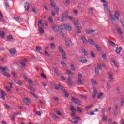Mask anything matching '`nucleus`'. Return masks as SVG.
Listing matches in <instances>:
<instances>
[{"instance_id":"1","label":"nucleus","mask_w":124,"mask_h":124,"mask_svg":"<svg viewBox=\"0 0 124 124\" xmlns=\"http://www.w3.org/2000/svg\"><path fill=\"white\" fill-rule=\"evenodd\" d=\"M75 26L74 28L75 31L77 33H81V29H82V25L80 23V22L78 21H75L74 23Z\"/></svg>"},{"instance_id":"2","label":"nucleus","mask_w":124,"mask_h":124,"mask_svg":"<svg viewBox=\"0 0 124 124\" xmlns=\"http://www.w3.org/2000/svg\"><path fill=\"white\" fill-rule=\"evenodd\" d=\"M0 70H1V73H2L3 75H5L7 76V77H10V75L5 73V71H9V69H8L7 67H0Z\"/></svg>"},{"instance_id":"3","label":"nucleus","mask_w":124,"mask_h":124,"mask_svg":"<svg viewBox=\"0 0 124 124\" xmlns=\"http://www.w3.org/2000/svg\"><path fill=\"white\" fill-rule=\"evenodd\" d=\"M49 1L50 2V5L52 6V7H53L54 10H55L56 13H59V12H60V10L59 9V8L57 7L55 2L53 1V0H49Z\"/></svg>"},{"instance_id":"4","label":"nucleus","mask_w":124,"mask_h":124,"mask_svg":"<svg viewBox=\"0 0 124 124\" xmlns=\"http://www.w3.org/2000/svg\"><path fill=\"white\" fill-rule=\"evenodd\" d=\"M52 86H53V87H54V88L56 90H60V89H61V90H62V92H63V93H66L64 88H63V87H62V86L60 84H59L58 86H57L55 83H52Z\"/></svg>"},{"instance_id":"5","label":"nucleus","mask_w":124,"mask_h":124,"mask_svg":"<svg viewBox=\"0 0 124 124\" xmlns=\"http://www.w3.org/2000/svg\"><path fill=\"white\" fill-rule=\"evenodd\" d=\"M97 99H99L100 100H101V99H103V98H105V94L101 92L99 93L97 96Z\"/></svg>"},{"instance_id":"6","label":"nucleus","mask_w":124,"mask_h":124,"mask_svg":"<svg viewBox=\"0 0 124 124\" xmlns=\"http://www.w3.org/2000/svg\"><path fill=\"white\" fill-rule=\"evenodd\" d=\"M121 13L119 11H116L114 14V17L115 18L116 20H119L120 19V15Z\"/></svg>"},{"instance_id":"7","label":"nucleus","mask_w":124,"mask_h":124,"mask_svg":"<svg viewBox=\"0 0 124 124\" xmlns=\"http://www.w3.org/2000/svg\"><path fill=\"white\" fill-rule=\"evenodd\" d=\"M7 96L6 93L3 90H1V98L3 99V100H5V97Z\"/></svg>"},{"instance_id":"8","label":"nucleus","mask_w":124,"mask_h":124,"mask_svg":"<svg viewBox=\"0 0 124 124\" xmlns=\"http://www.w3.org/2000/svg\"><path fill=\"white\" fill-rule=\"evenodd\" d=\"M96 30H91L90 29H86L85 32L87 34H93V32H95Z\"/></svg>"},{"instance_id":"9","label":"nucleus","mask_w":124,"mask_h":124,"mask_svg":"<svg viewBox=\"0 0 124 124\" xmlns=\"http://www.w3.org/2000/svg\"><path fill=\"white\" fill-rule=\"evenodd\" d=\"M93 90L94 93L92 94V97L93 99H95V98H96V94H97L98 92H97V90L95 88H93Z\"/></svg>"},{"instance_id":"10","label":"nucleus","mask_w":124,"mask_h":124,"mask_svg":"<svg viewBox=\"0 0 124 124\" xmlns=\"http://www.w3.org/2000/svg\"><path fill=\"white\" fill-rule=\"evenodd\" d=\"M72 101L74 103H75L76 104H78V105H80L81 104V101L79 100L78 99H75V98H72Z\"/></svg>"},{"instance_id":"11","label":"nucleus","mask_w":124,"mask_h":124,"mask_svg":"<svg viewBox=\"0 0 124 124\" xmlns=\"http://www.w3.org/2000/svg\"><path fill=\"white\" fill-rule=\"evenodd\" d=\"M65 30L67 31H70L71 30H72V27L68 24H65Z\"/></svg>"},{"instance_id":"12","label":"nucleus","mask_w":124,"mask_h":124,"mask_svg":"<svg viewBox=\"0 0 124 124\" xmlns=\"http://www.w3.org/2000/svg\"><path fill=\"white\" fill-rule=\"evenodd\" d=\"M23 102L26 105H30L31 104V100L29 98H25L23 99Z\"/></svg>"},{"instance_id":"13","label":"nucleus","mask_w":124,"mask_h":124,"mask_svg":"<svg viewBox=\"0 0 124 124\" xmlns=\"http://www.w3.org/2000/svg\"><path fill=\"white\" fill-rule=\"evenodd\" d=\"M52 31H54L55 32H58L60 30V26H55L51 27Z\"/></svg>"},{"instance_id":"14","label":"nucleus","mask_w":124,"mask_h":124,"mask_svg":"<svg viewBox=\"0 0 124 124\" xmlns=\"http://www.w3.org/2000/svg\"><path fill=\"white\" fill-rule=\"evenodd\" d=\"M27 62L28 61L26 59H24L20 62V63L23 67H26V64H27Z\"/></svg>"},{"instance_id":"15","label":"nucleus","mask_w":124,"mask_h":124,"mask_svg":"<svg viewBox=\"0 0 124 124\" xmlns=\"http://www.w3.org/2000/svg\"><path fill=\"white\" fill-rule=\"evenodd\" d=\"M100 1H101V2H102L103 3H104V4L103 5V6H104L105 8H108V2H107V1H106L105 0H100Z\"/></svg>"},{"instance_id":"16","label":"nucleus","mask_w":124,"mask_h":124,"mask_svg":"<svg viewBox=\"0 0 124 124\" xmlns=\"http://www.w3.org/2000/svg\"><path fill=\"white\" fill-rule=\"evenodd\" d=\"M72 81H73V78L69 76L68 78V85L69 86L72 84Z\"/></svg>"},{"instance_id":"17","label":"nucleus","mask_w":124,"mask_h":124,"mask_svg":"<svg viewBox=\"0 0 124 124\" xmlns=\"http://www.w3.org/2000/svg\"><path fill=\"white\" fill-rule=\"evenodd\" d=\"M58 49L59 52L62 53V55H65V52H64V50H63V49H62V46H59L58 47Z\"/></svg>"},{"instance_id":"18","label":"nucleus","mask_w":124,"mask_h":124,"mask_svg":"<svg viewBox=\"0 0 124 124\" xmlns=\"http://www.w3.org/2000/svg\"><path fill=\"white\" fill-rule=\"evenodd\" d=\"M110 20L112 24H113V25H115V24L117 23V21H116V18L113 17V16H112L111 15H110Z\"/></svg>"},{"instance_id":"19","label":"nucleus","mask_w":124,"mask_h":124,"mask_svg":"<svg viewBox=\"0 0 124 124\" xmlns=\"http://www.w3.org/2000/svg\"><path fill=\"white\" fill-rule=\"evenodd\" d=\"M79 62H81L83 63H85V62H87V59L85 57H80L79 59Z\"/></svg>"},{"instance_id":"20","label":"nucleus","mask_w":124,"mask_h":124,"mask_svg":"<svg viewBox=\"0 0 124 124\" xmlns=\"http://www.w3.org/2000/svg\"><path fill=\"white\" fill-rule=\"evenodd\" d=\"M14 19L15 21H16V22H18V23H20L21 22H23V19L19 17H14Z\"/></svg>"},{"instance_id":"21","label":"nucleus","mask_w":124,"mask_h":124,"mask_svg":"<svg viewBox=\"0 0 124 124\" xmlns=\"http://www.w3.org/2000/svg\"><path fill=\"white\" fill-rule=\"evenodd\" d=\"M24 8L25 9V11H28V10H29V8H30V4L28 3V2H25L24 4Z\"/></svg>"},{"instance_id":"22","label":"nucleus","mask_w":124,"mask_h":124,"mask_svg":"<svg viewBox=\"0 0 124 124\" xmlns=\"http://www.w3.org/2000/svg\"><path fill=\"white\" fill-rule=\"evenodd\" d=\"M10 53L11 54V55L12 56H13V55H14V54H16V49L15 48H13L12 49H10L9 50Z\"/></svg>"},{"instance_id":"23","label":"nucleus","mask_w":124,"mask_h":124,"mask_svg":"<svg viewBox=\"0 0 124 124\" xmlns=\"http://www.w3.org/2000/svg\"><path fill=\"white\" fill-rule=\"evenodd\" d=\"M79 117H75L73 119V121L72 122V124H77L78 122H79Z\"/></svg>"},{"instance_id":"24","label":"nucleus","mask_w":124,"mask_h":124,"mask_svg":"<svg viewBox=\"0 0 124 124\" xmlns=\"http://www.w3.org/2000/svg\"><path fill=\"white\" fill-rule=\"evenodd\" d=\"M108 43L109 45H111V46H112L113 48H115V47H116V44L115 43V42L108 40Z\"/></svg>"},{"instance_id":"25","label":"nucleus","mask_w":124,"mask_h":124,"mask_svg":"<svg viewBox=\"0 0 124 124\" xmlns=\"http://www.w3.org/2000/svg\"><path fill=\"white\" fill-rule=\"evenodd\" d=\"M38 27L39 29H43L44 27V24L42 23V21H40L38 22Z\"/></svg>"},{"instance_id":"26","label":"nucleus","mask_w":124,"mask_h":124,"mask_svg":"<svg viewBox=\"0 0 124 124\" xmlns=\"http://www.w3.org/2000/svg\"><path fill=\"white\" fill-rule=\"evenodd\" d=\"M36 51H37V52H38L40 54H42V49H41V47L39 46H37L36 47Z\"/></svg>"},{"instance_id":"27","label":"nucleus","mask_w":124,"mask_h":124,"mask_svg":"<svg viewBox=\"0 0 124 124\" xmlns=\"http://www.w3.org/2000/svg\"><path fill=\"white\" fill-rule=\"evenodd\" d=\"M81 40H82V42L83 43H84V44H86V43H88V40H87V39L86 38V37H85V36H82L81 37Z\"/></svg>"},{"instance_id":"28","label":"nucleus","mask_w":124,"mask_h":124,"mask_svg":"<svg viewBox=\"0 0 124 124\" xmlns=\"http://www.w3.org/2000/svg\"><path fill=\"white\" fill-rule=\"evenodd\" d=\"M65 42L66 46L67 47H68L70 45V43H71V41L69 40H66Z\"/></svg>"},{"instance_id":"29","label":"nucleus","mask_w":124,"mask_h":124,"mask_svg":"<svg viewBox=\"0 0 124 124\" xmlns=\"http://www.w3.org/2000/svg\"><path fill=\"white\" fill-rule=\"evenodd\" d=\"M104 11L107 14H110L111 11L108 8H104Z\"/></svg>"},{"instance_id":"30","label":"nucleus","mask_w":124,"mask_h":124,"mask_svg":"<svg viewBox=\"0 0 124 124\" xmlns=\"http://www.w3.org/2000/svg\"><path fill=\"white\" fill-rule=\"evenodd\" d=\"M122 51V47H117L115 52L117 54H120Z\"/></svg>"},{"instance_id":"31","label":"nucleus","mask_w":124,"mask_h":124,"mask_svg":"<svg viewBox=\"0 0 124 124\" xmlns=\"http://www.w3.org/2000/svg\"><path fill=\"white\" fill-rule=\"evenodd\" d=\"M109 79L110 82H113L114 78H113V74L111 73H109Z\"/></svg>"},{"instance_id":"32","label":"nucleus","mask_w":124,"mask_h":124,"mask_svg":"<svg viewBox=\"0 0 124 124\" xmlns=\"http://www.w3.org/2000/svg\"><path fill=\"white\" fill-rule=\"evenodd\" d=\"M15 82L16 83V84H17V85H19V86H22V85H23V82H22V81L20 80H15Z\"/></svg>"},{"instance_id":"33","label":"nucleus","mask_w":124,"mask_h":124,"mask_svg":"<svg viewBox=\"0 0 124 124\" xmlns=\"http://www.w3.org/2000/svg\"><path fill=\"white\" fill-rule=\"evenodd\" d=\"M0 16L1 17H0V21L4 22V20H3V16H2V13H1V11L0 10Z\"/></svg>"},{"instance_id":"34","label":"nucleus","mask_w":124,"mask_h":124,"mask_svg":"<svg viewBox=\"0 0 124 124\" xmlns=\"http://www.w3.org/2000/svg\"><path fill=\"white\" fill-rule=\"evenodd\" d=\"M116 31L119 33V34H122L123 33V31H122V29L120 28H116Z\"/></svg>"},{"instance_id":"35","label":"nucleus","mask_w":124,"mask_h":124,"mask_svg":"<svg viewBox=\"0 0 124 124\" xmlns=\"http://www.w3.org/2000/svg\"><path fill=\"white\" fill-rule=\"evenodd\" d=\"M81 51L82 53L84 54V56H88V52L86 51V49H85V48H82Z\"/></svg>"},{"instance_id":"36","label":"nucleus","mask_w":124,"mask_h":124,"mask_svg":"<svg viewBox=\"0 0 124 124\" xmlns=\"http://www.w3.org/2000/svg\"><path fill=\"white\" fill-rule=\"evenodd\" d=\"M88 43H89V44H90V45H94V41H93V40H89Z\"/></svg>"},{"instance_id":"37","label":"nucleus","mask_w":124,"mask_h":124,"mask_svg":"<svg viewBox=\"0 0 124 124\" xmlns=\"http://www.w3.org/2000/svg\"><path fill=\"white\" fill-rule=\"evenodd\" d=\"M66 71L67 74H68L69 75H74V73L72 72L71 71H70V70H66Z\"/></svg>"},{"instance_id":"38","label":"nucleus","mask_w":124,"mask_h":124,"mask_svg":"<svg viewBox=\"0 0 124 124\" xmlns=\"http://www.w3.org/2000/svg\"><path fill=\"white\" fill-rule=\"evenodd\" d=\"M0 35L2 38H4V37H5V32L3 31H0Z\"/></svg>"},{"instance_id":"39","label":"nucleus","mask_w":124,"mask_h":124,"mask_svg":"<svg viewBox=\"0 0 124 124\" xmlns=\"http://www.w3.org/2000/svg\"><path fill=\"white\" fill-rule=\"evenodd\" d=\"M91 83L93 86H94L95 85L97 84V83L96 82V81L94 79H91Z\"/></svg>"},{"instance_id":"40","label":"nucleus","mask_w":124,"mask_h":124,"mask_svg":"<svg viewBox=\"0 0 124 124\" xmlns=\"http://www.w3.org/2000/svg\"><path fill=\"white\" fill-rule=\"evenodd\" d=\"M70 109L73 113H76V109H75V108H74V107H73L72 106L70 107Z\"/></svg>"},{"instance_id":"41","label":"nucleus","mask_w":124,"mask_h":124,"mask_svg":"<svg viewBox=\"0 0 124 124\" xmlns=\"http://www.w3.org/2000/svg\"><path fill=\"white\" fill-rule=\"evenodd\" d=\"M112 63H113L114 65L115 66V67H116L117 68H118L119 67V64H118V63L116 62L115 61H112Z\"/></svg>"},{"instance_id":"42","label":"nucleus","mask_w":124,"mask_h":124,"mask_svg":"<svg viewBox=\"0 0 124 124\" xmlns=\"http://www.w3.org/2000/svg\"><path fill=\"white\" fill-rule=\"evenodd\" d=\"M78 85H84V82H83V81H82L81 78H78Z\"/></svg>"},{"instance_id":"43","label":"nucleus","mask_w":124,"mask_h":124,"mask_svg":"<svg viewBox=\"0 0 124 124\" xmlns=\"http://www.w3.org/2000/svg\"><path fill=\"white\" fill-rule=\"evenodd\" d=\"M39 32L40 34H43L44 33L43 28H39Z\"/></svg>"},{"instance_id":"44","label":"nucleus","mask_w":124,"mask_h":124,"mask_svg":"<svg viewBox=\"0 0 124 124\" xmlns=\"http://www.w3.org/2000/svg\"><path fill=\"white\" fill-rule=\"evenodd\" d=\"M28 89H29L30 91H31L32 93H35V89L32 87H29Z\"/></svg>"},{"instance_id":"45","label":"nucleus","mask_w":124,"mask_h":124,"mask_svg":"<svg viewBox=\"0 0 124 124\" xmlns=\"http://www.w3.org/2000/svg\"><path fill=\"white\" fill-rule=\"evenodd\" d=\"M70 67L71 70H72L73 71H75V70H76V69L75 68L74 64H71Z\"/></svg>"},{"instance_id":"46","label":"nucleus","mask_w":124,"mask_h":124,"mask_svg":"<svg viewBox=\"0 0 124 124\" xmlns=\"http://www.w3.org/2000/svg\"><path fill=\"white\" fill-rule=\"evenodd\" d=\"M64 29H65V24L62 25L61 26H59V30H64Z\"/></svg>"},{"instance_id":"47","label":"nucleus","mask_w":124,"mask_h":124,"mask_svg":"<svg viewBox=\"0 0 124 124\" xmlns=\"http://www.w3.org/2000/svg\"><path fill=\"white\" fill-rule=\"evenodd\" d=\"M53 70L54 71V73L55 74H56V75H60V74L59 73V72L58 71V70L56 68H53Z\"/></svg>"},{"instance_id":"48","label":"nucleus","mask_w":124,"mask_h":124,"mask_svg":"<svg viewBox=\"0 0 124 124\" xmlns=\"http://www.w3.org/2000/svg\"><path fill=\"white\" fill-rule=\"evenodd\" d=\"M102 57L104 61H107V55L106 54H103Z\"/></svg>"},{"instance_id":"49","label":"nucleus","mask_w":124,"mask_h":124,"mask_svg":"<svg viewBox=\"0 0 124 124\" xmlns=\"http://www.w3.org/2000/svg\"><path fill=\"white\" fill-rule=\"evenodd\" d=\"M95 47H96L97 51H101V47H100V46H99V45H96Z\"/></svg>"},{"instance_id":"50","label":"nucleus","mask_w":124,"mask_h":124,"mask_svg":"<svg viewBox=\"0 0 124 124\" xmlns=\"http://www.w3.org/2000/svg\"><path fill=\"white\" fill-rule=\"evenodd\" d=\"M69 20L70 21H71L72 22H74V21H75V19H74V18L71 17V16H68V17Z\"/></svg>"},{"instance_id":"51","label":"nucleus","mask_w":124,"mask_h":124,"mask_svg":"<svg viewBox=\"0 0 124 124\" xmlns=\"http://www.w3.org/2000/svg\"><path fill=\"white\" fill-rule=\"evenodd\" d=\"M111 88H112L111 85H110L109 83H107V89H108V90H110Z\"/></svg>"},{"instance_id":"52","label":"nucleus","mask_w":124,"mask_h":124,"mask_svg":"<svg viewBox=\"0 0 124 124\" xmlns=\"http://www.w3.org/2000/svg\"><path fill=\"white\" fill-rule=\"evenodd\" d=\"M51 48L52 50H54L56 48V46L54 44H51Z\"/></svg>"},{"instance_id":"53","label":"nucleus","mask_w":124,"mask_h":124,"mask_svg":"<svg viewBox=\"0 0 124 124\" xmlns=\"http://www.w3.org/2000/svg\"><path fill=\"white\" fill-rule=\"evenodd\" d=\"M61 63L62 66H63V67H65V66H66V63H65L64 62L62 61L61 62Z\"/></svg>"},{"instance_id":"54","label":"nucleus","mask_w":124,"mask_h":124,"mask_svg":"<svg viewBox=\"0 0 124 124\" xmlns=\"http://www.w3.org/2000/svg\"><path fill=\"white\" fill-rule=\"evenodd\" d=\"M5 7H6V8L7 9V8H9L10 7V6L8 3L6 2L5 3Z\"/></svg>"},{"instance_id":"55","label":"nucleus","mask_w":124,"mask_h":124,"mask_svg":"<svg viewBox=\"0 0 124 124\" xmlns=\"http://www.w3.org/2000/svg\"><path fill=\"white\" fill-rule=\"evenodd\" d=\"M48 21H49V23H53V17H52V16H50L48 18Z\"/></svg>"},{"instance_id":"56","label":"nucleus","mask_w":124,"mask_h":124,"mask_svg":"<svg viewBox=\"0 0 124 124\" xmlns=\"http://www.w3.org/2000/svg\"><path fill=\"white\" fill-rule=\"evenodd\" d=\"M5 89L8 93H11V90H10V88L8 87H6Z\"/></svg>"},{"instance_id":"57","label":"nucleus","mask_w":124,"mask_h":124,"mask_svg":"<svg viewBox=\"0 0 124 124\" xmlns=\"http://www.w3.org/2000/svg\"><path fill=\"white\" fill-rule=\"evenodd\" d=\"M103 121L104 122H107V117L103 116Z\"/></svg>"},{"instance_id":"58","label":"nucleus","mask_w":124,"mask_h":124,"mask_svg":"<svg viewBox=\"0 0 124 124\" xmlns=\"http://www.w3.org/2000/svg\"><path fill=\"white\" fill-rule=\"evenodd\" d=\"M41 76H42V77H43V78H44V79H46L47 77H46V76L45 75V74H44V73H42L41 74Z\"/></svg>"},{"instance_id":"59","label":"nucleus","mask_w":124,"mask_h":124,"mask_svg":"<svg viewBox=\"0 0 124 124\" xmlns=\"http://www.w3.org/2000/svg\"><path fill=\"white\" fill-rule=\"evenodd\" d=\"M88 12L89 13H93V8H90L88 10Z\"/></svg>"},{"instance_id":"60","label":"nucleus","mask_w":124,"mask_h":124,"mask_svg":"<svg viewBox=\"0 0 124 124\" xmlns=\"http://www.w3.org/2000/svg\"><path fill=\"white\" fill-rule=\"evenodd\" d=\"M7 38L8 39H10L11 40H12V39H13V36H12V35H9L7 36Z\"/></svg>"},{"instance_id":"61","label":"nucleus","mask_w":124,"mask_h":124,"mask_svg":"<svg viewBox=\"0 0 124 124\" xmlns=\"http://www.w3.org/2000/svg\"><path fill=\"white\" fill-rule=\"evenodd\" d=\"M52 117L53 118V119H55L56 120L58 119V116H57V115H56L55 114H52Z\"/></svg>"},{"instance_id":"62","label":"nucleus","mask_w":124,"mask_h":124,"mask_svg":"<svg viewBox=\"0 0 124 124\" xmlns=\"http://www.w3.org/2000/svg\"><path fill=\"white\" fill-rule=\"evenodd\" d=\"M73 12H74L75 15L78 16V11L77 10H75L73 11Z\"/></svg>"},{"instance_id":"63","label":"nucleus","mask_w":124,"mask_h":124,"mask_svg":"<svg viewBox=\"0 0 124 124\" xmlns=\"http://www.w3.org/2000/svg\"><path fill=\"white\" fill-rule=\"evenodd\" d=\"M124 99H122L121 100V103H120V105L121 106H123L124 105Z\"/></svg>"},{"instance_id":"64","label":"nucleus","mask_w":124,"mask_h":124,"mask_svg":"<svg viewBox=\"0 0 124 124\" xmlns=\"http://www.w3.org/2000/svg\"><path fill=\"white\" fill-rule=\"evenodd\" d=\"M78 112H79V113H82V109L80 108V107H78Z\"/></svg>"}]
</instances>
